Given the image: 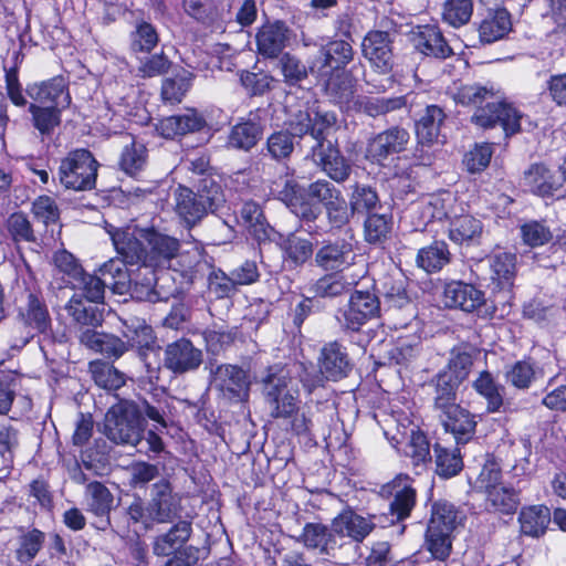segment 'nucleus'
I'll return each mask as SVG.
<instances>
[{"label": "nucleus", "mask_w": 566, "mask_h": 566, "mask_svg": "<svg viewBox=\"0 0 566 566\" xmlns=\"http://www.w3.org/2000/svg\"><path fill=\"white\" fill-rule=\"evenodd\" d=\"M297 542L307 551L324 556H334L344 546L343 542H338L332 521L329 525L322 522L305 523Z\"/></svg>", "instance_id": "cd10ccee"}, {"label": "nucleus", "mask_w": 566, "mask_h": 566, "mask_svg": "<svg viewBox=\"0 0 566 566\" xmlns=\"http://www.w3.org/2000/svg\"><path fill=\"white\" fill-rule=\"evenodd\" d=\"M221 176L205 177L196 181H190V188L195 189V193L199 197L208 207L209 210H213L214 213L223 207L226 202L224 190L222 186Z\"/></svg>", "instance_id": "bf43d9fd"}, {"label": "nucleus", "mask_w": 566, "mask_h": 566, "mask_svg": "<svg viewBox=\"0 0 566 566\" xmlns=\"http://www.w3.org/2000/svg\"><path fill=\"white\" fill-rule=\"evenodd\" d=\"M421 352L420 337L410 334L399 336L392 347L388 352L390 364L399 366H408V364L417 358Z\"/></svg>", "instance_id": "0e129e2a"}, {"label": "nucleus", "mask_w": 566, "mask_h": 566, "mask_svg": "<svg viewBox=\"0 0 566 566\" xmlns=\"http://www.w3.org/2000/svg\"><path fill=\"white\" fill-rule=\"evenodd\" d=\"M358 67L364 69L360 61L352 65L347 71L333 72L332 75L327 73L325 76H313L316 78L317 83L323 86L325 94L329 96L335 104L350 109L356 101L355 96L358 90V80L354 75V72Z\"/></svg>", "instance_id": "412c9836"}, {"label": "nucleus", "mask_w": 566, "mask_h": 566, "mask_svg": "<svg viewBox=\"0 0 566 566\" xmlns=\"http://www.w3.org/2000/svg\"><path fill=\"white\" fill-rule=\"evenodd\" d=\"M360 50L375 73L388 75L394 71V38L388 31L378 29L367 31L361 40Z\"/></svg>", "instance_id": "a211bd4d"}, {"label": "nucleus", "mask_w": 566, "mask_h": 566, "mask_svg": "<svg viewBox=\"0 0 566 566\" xmlns=\"http://www.w3.org/2000/svg\"><path fill=\"white\" fill-rule=\"evenodd\" d=\"M155 132L161 138L174 142H182L189 135L205 134L207 143L213 128L203 112L196 107H186L182 113L159 118L155 124Z\"/></svg>", "instance_id": "4468645a"}, {"label": "nucleus", "mask_w": 566, "mask_h": 566, "mask_svg": "<svg viewBox=\"0 0 566 566\" xmlns=\"http://www.w3.org/2000/svg\"><path fill=\"white\" fill-rule=\"evenodd\" d=\"M473 390L485 400L486 412L497 413L505 411V387L500 384L489 370H481L472 381Z\"/></svg>", "instance_id": "e433bc0d"}, {"label": "nucleus", "mask_w": 566, "mask_h": 566, "mask_svg": "<svg viewBox=\"0 0 566 566\" xmlns=\"http://www.w3.org/2000/svg\"><path fill=\"white\" fill-rule=\"evenodd\" d=\"M316 151L321 170L333 181L343 184L349 178L353 165L350 159L343 155L337 140L316 147Z\"/></svg>", "instance_id": "c9c22d12"}, {"label": "nucleus", "mask_w": 566, "mask_h": 566, "mask_svg": "<svg viewBox=\"0 0 566 566\" xmlns=\"http://www.w3.org/2000/svg\"><path fill=\"white\" fill-rule=\"evenodd\" d=\"M423 546L430 553L428 560L446 563L453 551V535L448 532L430 530L426 527Z\"/></svg>", "instance_id": "680f3d73"}, {"label": "nucleus", "mask_w": 566, "mask_h": 566, "mask_svg": "<svg viewBox=\"0 0 566 566\" xmlns=\"http://www.w3.org/2000/svg\"><path fill=\"white\" fill-rule=\"evenodd\" d=\"M380 314V301L369 291L355 290L343 312V328L350 332H359L361 327Z\"/></svg>", "instance_id": "4be33fe9"}, {"label": "nucleus", "mask_w": 566, "mask_h": 566, "mask_svg": "<svg viewBox=\"0 0 566 566\" xmlns=\"http://www.w3.org/2000/svg\"><path fill=\"white\" fill-rule=\"evenodd\" d=\"M513 31L512 13L504 6L489 7L478 25L479 40L492 44L507 38Z\"/></svg>", "instance_id": "c756f323"}, {"label": "nucleus", "mask_w": 566, "mask_h": 566, "mask_svg": "<svg viewBox=\"0 0 566 566\" xmlns=\"http://www.w3.org/2000/svg\"><path fill=\"white\" fill-rule=\"evenodd\" d=\"M109 235L116 253L127 263L153 271L169 269L181 247L179 239L154 226L116 228Z\"/></svg>", "instance_id": "20e7f679"}, {"label": "nucleus", "mask_w": 566, "mask_h": 566, "mask_svg": "<svg viewBox=\"0 0 566 566\" xmlns=\"http://www.w3.org/2000/svg\"><path fill=\"white\" fill-rule=\"evenodd\" d=\"M222 388L230 398L245 400L249 398L251 381L249 374L241 366L224 364L218 368Z\"/></svg>", "instance_id": "864d4df0"}, {"label": "nucleus", "mask_w": 566, "mask_h": 566, "mask_svg": "<svg viewBox=\"0 0 566 566\" xmlns=\"http://www.w3.org/2000/svg\"><path fill=\"white\" fill-rule=\"evenodd\" d=\"M182 510V496L167 478H160L153 483L147 502L135 496L123 510V518L116 523V533L127 537L130 527L147 533L155 525L174 523L180 518Z\"/></svg>", "instance_id": "39448f33"}, {"label": "nucleus", "mask_w": 566, "mask_h": 566, "mask_svg": "<svg viewBox=\"0 0 566 566\" xmlns=\"http://www.w3.org/2000/svg\"><path fill=\"white\" fill-rule=\"evenodd\" d=\"M294 139L291 132L274 130L266 138L264 156H269L276 163L290 160L295 148Z\"/></svg>", "instance_id": "69168bd1"}, {"label": "nucleus", "mask_w": 566, "mask_h": 566, "mask_svg": "<svg viewBox=\"0 0 566 566\" xmlns=\"http://www.w3.org/2000/svg\"><path fill=\"white\" fill-rule=\"evenodd\" d=\"M356 51L354 44L345 39L328 38L321 44L310 62L312 75H323L333 72L347 71L354 65Z\"/></svg>", "instance_id": "dca6fc26"}, {"label": "nucleus", "mask_w": 566, "mask_h": 566, "mask_svg": "<svg viewBox=\"0 0 566 566\" xmlns=\"http://www.w3.org/2000/svg\"><path fill=\"white\" fill-rule=\"evenodd\" d=\"M436 140H426L416 137V143L410 154L402 153L392 165V176L400 179L412 180L416 178V167H428L433 164L434 154L432 146Z\"/></svg>", "instance_id": "2f4dec72"}, {"label": "nucleus", "mask_w": 566, "mask_h": 566, "mask_svg": "<svg viewBox=\"0 0 566 566\" xmlns=\"http://www.w3.org/2000/svg\"><path fill=\"white\" fill-rule=\"evenodd\" d=\"M275 243L281 251L283 263L290 269L302 268L314 254V244L310 238L300 235L297 232L287 234L277 233Z\"/></svg>", "instance_id": "72a5a7b5"}, {"label": "nucleus", "mask_w": 566, "mask_h": 566, "mask_svg": "<svg viewBox=\"0 0 566 566\" xmlns=\"http://www.w3.org/2000/svg\"><path fill=\"white\" fill-rule=\"evenodd\" d=\"M203 363V353L193 342L181 336L165 345L163 350V368L174 377H180L199 369Z\"/></svg>", "instance_id": "f3484780"}, {"label": "nucleus", "mask_w": 566, "mask_h": 566, "mask_svg": "<svg viewBox=\"0 0 566 566\" xmlns=\"http://www.w3.org/2000/svg\"><path fill=\"white\" fill-rule=\"evenodd\" d=\"M262 395L270 407L273 419L289 421L287 430L298 438L311 439L313 421L301 411V398L297 388L292 386V378L282 363L269 365L260 380Z\"/></svg>", "instance_id": "423d86ee"}, {"label": "nucleus", "mask_w": 566, "mask_h": 566, "mask_svg": "<svg viewBox=\"0 0 566 566\" xmlns=\"http://www.w3.org/2000/svg\"><path fill=\"white\" fill-rule=\"evenodd\" d=\"M348 201L355 216L367 217L384 208L376 188L360 182L352 186Z\"/></svg>", "instance_id": "6e6d98bb"}, {"label": "nucleus", "mask_w": 566, "mask_h": 566, "mask_svg": "<svg viewBox=\"0 0 566 566\" xmlns=\"http://www.w3.org/2000/svg\"><path fill=\"white\" fill-rule=\"evenodd\" d=\"M277 198L304 223L317 220L322 213L319 203L325 208L332 229L344 228L355 216L342 191L325 179H317L305 189L296 179L286 178L277 190Z\"/></svg>", "instance_id": "7ed1b4c3"}, {"label": "nucleus", "mask_w": 566, "mask_h": 566, "mask_svg": "<svg viewBox=\"0 0 566 566\" xmlns=\"http://www.w3.org/2000/svg\"><path fill=\"white\" fill-rule=\"evenodd\" d=\"M88 373L94 384L107 391H115L126 384L125 374L119 371L113 363L103 359L91 360Z\"/></svg>", "instance_id": "4d7b16f0"}, {"label": "nucleus", "mask_w": 566, "mask_h": 566, "mask_svg": "<svg viewBox=\"0 0 566 566\" xmlns=\"http://www.w3.org/2000/svg\"><path fill=\"white\" fill-rule=\"evenodd\" d=\"M353 283L348 282L346 277L339 272L325 273L318 277L313 285L311 291L313 292L314 300L316 298H335L348 293L352 289Z\"/></svg>", "instance_id": "052dcab7"}, {"label": "nucleus", "mask_w": 566, "mask_h": 566, "mask_svg": "<svg viewBox=\"0 0 566 566\" xmlns=\"http://www.w3.org/2000/svg\"><path fill=\"white\" fill-rule=\"evenodd\" d=\"M18 322L24 334L11 347L23 348L35 336L52 333V317L41 291H29L25 302L18 308Z\"/></svg>", "instance_id": "ddd939ff"}, {"label": "nucleus", "mask_w": 566, "mask_h": 566, "mask_svg": "<svg viewBox=\"0 0 566 566\" xmlns=\"http://www.w3.org/2000/svg\"><path fill=\"white\" fill-rule=\"evenodd\" d=\"M159 34L155 25L148 21H137L129 33V49L133 53L149 54L158 44Z\"/></svg>", "instance_id": "338daca9"}, {"label": "nucleus", "mask_w": 566, "mask_h": 566, "mask_svg": "<svg viewBox=\"0 0 566 566\" xmlns=\"http://www.w3.org/2000/svg\"><path fill=\"white\" fill-rule=\"evenodd\" d=\"M78 343L87 349L103 355L112 363L119 359L127 350L128 346L120 337L98 332L90 328L77 335Z\"/></svg>", "instance_id": "f704fd0d"}, {"label": "nucleus", "mask_w": 566, "mask_h": 566, "mask_svg": "<svg viewBox=\"0 0 566 566\" xmlns=\"http://www.w3.org/2000/svg\"><path fill=\"white\" fill-rule=\"evenodd\" d=\"M442 298L447 308L461 310L465 313L476 312L480 318H482L483 311L490 305V297H485L484 291L461 280L447 282Z\"/></svg>", "instance_id": "aec40b11"}, {"label": "nucleus", "mask_w": 566, "mask_h": 566, "mask_svg": "<svg viewBox=\"0 0 566 566\" xmlns=\"http://www.w3.org/2000/svg\"><path fill=\"white\" fill-rule=\"evenodd\" d=\"M484 261L488 264L486 289L490 292V305L483 311L482 319H504L510 316L514 305L517 253L495 245Z\"/></svg>", "instance_id": "0eeeda50"}, {"label": "nucleus", "mask_w": 566, "mask_h": 566, "mask_svg": "<svg viewBox=\"0 0 566 566\" xmlns=\"http://www.w3.org/2000/svg\"><path fill=\"white\" fill-rule=\"evenodd\" d=\"M432 218L447 221L448 237L457 244H470L482 234V222L470 213H464L455 199H436L432 203Z\"/></svg>", "instance_id": "f8f14e48"}, {"label": "nucleus", "mask_w": 566, "mask_h": 566, "mask_svg": "<svg viewBox=\"0 0 566 566\" xmlns=\"http://www.w3.org/2000/svg\"><path fill=\"white\" fill-rule=\"evenodd\" d=\"M408 105V96H391V97H374V96H357L350 109L356 113H361L368 117L377 118L386 116L387 114L400 111Z\"/></svg>", "instance_id": "37998d69"}, {"label": "nucleus", "mask_w": 566, "mask_h": 566, "mask_svg": "<svg viewBox=\"0 0 566 566\" xmlns=\"http://www.w3.org/2000/svg\"><path fill=\"white\" fill-rule=\"evenodd\" d=\"M192 534V524L179 520L164 534L157 536L153 544L156 556H169L174 551L184 548Z\"/></svg>", "instance_id": "de8ad7c7"}, {"label": "nucleus", "mask_w": 566, "mask_h": 566, "mask_svg": "<svg viewBox=\"0 0 566 566\" xmlns=\"http://www.w3.org/2000/svg\"><path fill=\"white\" fill-rule=\"evenodd\" d=\"M452 99L472 112L470 123L476 128L491 130L500 127L506 139L522 132L525 114L506 96H497L492 83L480 82L455 84Z\"/></svg>", "instance_id": "f03ea898"}, {"label": "nucleus", "mask_w": 566, "mask_h": 566, "mask_svg": "<svg viewBox=\"0 0 566 566\" xmlns=\"http://www.w3.org/2000/svg\"><path fill=\"white\" fill-rule=\"evenodd\" d=\"M292 30L283 20L266 19L256 30V51L263 59H277L289 45Z\"/></svg>", "instance_id": "393cba45"}, {"label": "nucleus", "mask_w": 566, "mask_h": 566, "mask_svg": "<svg viewBox=\"0 0 566 566\" xmlns=\"http://www.w3.org/2000/svg\"><path fill=\"white\" fill-rule=\"evenodd\" d=\"M354 233L350 231L348 239L337 238L334 241H325L315 253L317 266L325 271L342 272L353 264Z\"/></svg>", "instance_id": "c85d7f7f"}, {"label": "nucleus", "mask_w": 566, "mask_h": 566, "mask_svg": "<svg viewBox=\"0 0 566 566\" xmlns=\"http://www.w3.org/2000/svg\"><path fill=\"white\" fill-rule=\"evenodd\" d=\"M376 516L359 514L353 506L345 505L342 511L332 518L334 531L338 542L348 537L353 542L363 543L376 528Z\"/></svg>", "instance_id": "a878e982"}, {"label": "nucleus", "mask_w": 566, "mask_h": 566, "mask_svg": "<svg viewBox=\"0 0 566 566\" xmlns=\"http://www.w3.org/2000/svg\"><path fill=\"white\" fill-rule=\"evenodd\" d=\"M460 447L455 444L453 449H450L439 442L433 444L436 473L439 478L451 479L463 470L464 463Z\"/></svg>", "instance_id": "13d9d810"}, {"label": "nucleus", "mask_w": 566, "mask_h": 566, "mask_svg": "<svg viewBox=\"0 0 566 566\" xmlns=\"http://www.w3.org/2000/svg\"><path fill=\"white\" fill-rule=\"evenodd\" d=\"M90 502L87 511L96 517H101L102 525L97 528L105 531L111 526V512L114 504V495L101 481H92L87 484Z\"/></svg>", "instance_id": "3c124183"}, {"label": "nucleus", "mask_w": 566, "mask_h": 566, "mask_svg": "<svg viewBox=\"0 0 566 566\" xmlns=\"http://www.w3.org/2000/svg\"><path fill=\"white\" fill-rule=\"evenodd\" d=\"M474 360V349L468 345L454 346L450 350L447 364L429 382L433 388L432 408L434 412L459 403V388L469 379Z\"/></svg>", "instance_id": "6e6552de"}, {"label": "nucleus", "mask_w": 566, "mask_h": 566, "mask_svg": "<svg viewBox=\"0 0 566 566\" xmlns=\"http://www.w3.org/2000/svg\"><path fill=\"white\" fill-rule=\"evenodd\" d=\"M7 237L19 247L21 243H36L38 235L29 216L22 211L11 212L3 222Z\"/></svg>", "instance_id": "5fc2aeb1"}, {"label": "nucleus", "mask_w": 566, "mask_h": 566, "mask_svg": "<svg viewBox=\"0 0 566 566\" xmlns=\"http://www.w3.org/2000/svg\"><path fill=\"white\" fill-rule=\"evenodd\" d=\"M520 238L525 247L536 249L551 243L554 234L545 219H532L520 226Z\"/></svg>", "instance_id": "e2e57ef3"}, {"label": "nucleus", "mask_w": 566, "mask_h": 566, "mask_svg": "<svg viewBox=\"0 0 566 566\" xmlns=\"http://www.w3.org/2000/svg\"><path fill=\"white\" fill-rule=\"evenodd\" d=\"M145 418L139 405L123 401L113 407L105 418V433L117 444L137 446L143 440Z\"/></svg>", "instance_id": "9d476101"}, {"label": "nucleus", "mask_w": 566, "mask_h": 566, "mask_svg": "<svg viewBox=\"0 0 566 566\" xmlns=\"http://www.w3.org/2000/svg\"><path fill=\"white\" fill-rule=\"evenodd\" d=\"M175 211L188 229L199 224L208 214H214L213 210H209V207L197 197L195 189L185 185H178L175 190Z\"/></svg>", "instance_id": "473e14b6"}, {"label": "nucleus", "mask_w": 566, "mask_h": 566, "mask_svg": "<svg viewBox=\"0 0 566 566\" xmlns=\"http://www.w3.org/2000/svg\"><path fill=\"white\" fill-rule=\"evenodd\" d=\"M394 231V217L391 212L376 211L365 218L364 239L374 247L385 249Z\"/></svg>", "instance_id": "49530a36"}, {"label": "nucleus", "mask_w": 566, "mask_h": 566, "mask_svg": "<svg viewBox=\"0 0 566 566\" xmlns=\"http://www.w3.org/2000/svg\"><path fill=\"white\" fill-rule=\"evenodd\" d=\"M465 518V514L459 506L448 500L439 499L431 504L427 528L453 534L458 526L463 525Z\"/></svg>", "instance_id": "58836bf2"}, {"label": "nucleus", "mask_w": 566, "mask_h": 566, "mask_svg": "<svg viewBox=\"0 0 566 566\" xmlns=\"http://www.w3.org/2000/svg\"><path fill=\"white\" fill-rule=\"evenodd\" d=\"M524 185L541 198H551L562 187L559 178L545 164H532L524 172Z\"/></svg>", "instance_id": "ea45409f"}, {"label": "nucleus", "mask_w": 566, "mask_h": 566, "mask_svg": "<svg viewBox=\"0 0 566 566\" xmlns=\"http://www.w3.org/2000/svg\"><path fill=\"white\" fill-rule=\"evenodd\" d=\"M452 254L444 240H433L430 244L418 250L416 264L428 274L440 272L451 262Z\"/></svg>", "instance_id": "09e8293b"}, {"label": "nucleus", "mask_w": 566, "mask_h": 566, "mask_svg": "<svg viewBox=\"0 0 566 566\" xmlns=\"http://www.w3.org/2000/svg\"><path fill=\"white\" fill-rule=\"evenodd\" d=\"M446 433L452 434L457 446H465L476 433V415L461 403L436 411Z\"/></svg>", "instance_id": "5701e85b"}, {"label": "nucleus", "mask_w": 566, "mask_h": 566, "mask_svg": "<svg viewBox=\"0 0 566 566\" xmlns=\"http://www.w3.org/2000/svg\"><path fill=\"white\" fill-rule=\"evenodd\" d=\"M409 142L408 129L400 125L389 126L367 139L364 157L373 166L392 168L396 158L407 150Z\"/></svg>", "instance_id": "9b49d317"}, {"label": "nucleus", "mask_w": 566, "mask_h": 566, "mask_svg": "<svg viewBox=\"0 0 566 566\" xmlns=\"http://www.w3.org/2000/svg\"><path fill=\"white\" fill-rule=\"evenodd\" d=\"M379 494L382 499L389 500L388 514L391 524L408 520L417 505L418 492L415 480L407 473H398L384 483Z\"/></svg>", "instance_id": "2eb2a0df"}, {"label": "nucleus", "mask_w": 566, "mask_h": 566, "mask_svg": "<svg viewBox=\"0 0 566 566\" xmlns=\"http://www.w3.org/2000/svg\"><path fill=\"white\" fill-rule=\"evenodd\" d=\"M317 361L319 374L329 381H338L348 377L354 368V361L346 346L339 340L325 343L321 348Z\"/></svg>", "instance_id": "bb28decb"}, {"label": "nucleus", "mask_w": 566, "mask_h": 566, "mask_svg": "<svg viewBox=\"0 0 566 566\" xmlns=\"http://www.w3.org/2000/svg\"><path fill=\"white\" fill-rule=\"evenodd\" d=\"M125 337L127 338L125 343H127L128 348H136L142 358H145L147 353L156 347L157 337L155 332L145 322H137V324L127 326Z\"/></svg>", "instance_id": "774afa93"}, {"label": "nucleus", "mask_w": 566, "mask_h": 566, "mask_svg": "<svg viewBox=\"0 0 566 566\" xmlns=\"http://www.w3.org/2000/svg\"><path fill=\"white\" fill-rule=\"evenodd\" d=\"M20 52L14 53V64L4 66L6 93L12 105L28 108L30 123L41 137L49 138L62 124V115L72 103L69 83L63 75L28 83L23 88L19 77L17 60Z\"/></svg>", "instance_id": "f257e3e1"}, {"label": "nucleus", "mask_w": 566, "mask_h": 566, "mask_svg": "<svg viewBox=\"0 0 566 566\" xmlns=\"http://www.w3.org/2000/svg\"><path fill=\"white\" fill-rule=\"evenodd\" d=\"M193 80V73L184 67H180L171 76L164 78L160 86L163 103L170 106L180 104L190 91Z\"/></svg>", "instance_id": "603ef678"}, {"label": "nucleus", "mask_w": 566, "mask_h": 566, "mask_svg": "<svg viewBox=\"0 0 566 566\" xmlns=\"http://www.w3.org/2000/svg\"><path fill=\"white\" fill-rule=\"evenodd\" d=\"M416 51L426 57L444 61L454 55L452 46L438 23L418 24L412 29Z\"/></svg>", "instance_id": "b1692460"}, {"label": "nucleus", "mask_w": 566, "mask_h": 566, "mask_svg": "<svg viewBox=\"0 0 566 566\" xmlns=\"http://www.w3.org/2000/svg\"><path fill=\"white\" fill-rule=\"evenodd\" d=\"M517 521L522 535L538 538L546 533L552 512L544 504L525 505L521 509Z\"/></svg>", "instance_id": "c03bdc74"}, {"label": "nucleus", "mask_w": 566, "mask_h": 566, "mask_svg": "<svg viewBox=\"0 0 566 566\" xmlns=\"http://www.w3.org/2000/svg\"><path fill=\"white\" fill-rule=\"evenodd\" d=\"M484 494V509L491 514L514 515L521 503L518 491L511 486L489 485Z\"/></svg>", "instance_id": "79ce46f5"}, {"label": "nucleus", "mask_w": 566, "mask_h": 566, "mask_svg": "<svg viewBox=\"0 0 566 566\" xmlns=\"http://www.w3.org/2000/svg\"><path fill=\"white\" fill-rule=\"evenodd\" d=\"M265 111L255 108L238 118L226 139L228 149L249 153L262 140L265 130Z\"/></svg>", "instance_id": "6ab92c4d"}, {"label": "nucleus", "mask_w": 566, "mask_h": 566, "mask_svg": "<svg viewBox=\"0 0 566 566\" xmlns=\"http://www.w3.org/2000/svg\"><path fill=\"white\" fill-rule=\"evenodd\" d=\"M149 150L136 136L126 134L117 159V169L133 179H139L147 169Z\"/></svg>", "instance_id": "7c9ffc66"}, {"label": "nucleus", "mask_w": 566, "mask_h": 566, "mask_svg": "<svg viewBox=\"0 0 566 566\" xmlns=\"http://www.w3.org/2000/svg\"><path fill=\"white\" fill-rule=\"evenodd\" d=\"M206 255L207 252L203 247L179 250L169 269L178 272L186 282L192 283L202 273L203 266L207 265Z\"/></svg>", "instance_id": "8fccbe9b"}, {"label": "nucleus", "mask_w": 566, "mask_h": 566, "mask_svg": "<svg viewBox=\"0 0 566 566\" xmlns=\"http://www.w3.org/2000/svg\"><path fill=\"white\" fill-rule=\"evenodd\" d=\"M65 310L77 325L78 334L90 328L97 329L104 322V310L99 303L84 301L77 294L69 300Z\"/></svg>", "instance_id": "4c0bfd02"}, {"label": "nucleus", "mask_w": 566, "mask_h": 566, "mask_svg": "<svg viewBox=\"0 0 566 566\" xmlns=\"http://www.w3.org/2000/svg\"><path fill=\"white\" fill-rule=\"evenodd\" d=\"M127 265L132 264L127 263L122 255L117 254V258L109 259L98 269V273L106 286L115 294L124 295L132 289L133 276L130 275Z\"/></svg>", "instance_id": "a18cd8bd"}, {"label": "nucleus", "mask_w": 566, "mask_h": 566, "mask_svg": "<svg viewBox=\"0 0 566 566\" xmlns=\"http://www.w3.org/2000/svg\"><path fill=\"white\" fill-rule=\"evenodd\" d=\"M99 163L84 147L71 149L61 157L56 171L60 186L71 191H91L96 188Z\"/></svg>", "instance_id": "1a4fd4ad"}, {"label": "nucleus", "mask_w": 566, "mask_h": 566, "mask_svg": "<svg viewBox=\"0 0 566 566\" xmlns=\"http://www.w3.org/2000/svg\"><path fill=\"white\" fill-rule=\"evenodd\" d=\"M447 117L448 115L442 106L438 104H426L424 107L413 116L415 137L438 142Z\"/></svg>", "instance_id": "a19ab883"}]
</instances>
